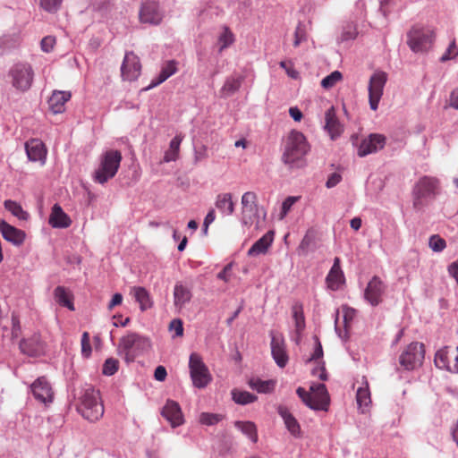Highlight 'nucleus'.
<instances>
[{"label": "nucleus", "mask_w": 458, "mask_h": 458, "mask_svg": "<svg viewBox=\"0 0 458 458\" xmlns=\"http://www.w3.org/2000/svg\"><path fill=\"white\" fill-rule=\"evenodd\" d=\"M310 150V146L299 131H291L285 138L282 160L290 166H300L304 157Z\"/></svg>", "instance_id": "1"}, {"label": "nucleus", "mask_w": 458, "mask_h": 458, "mask_svg": "<svg viewBox=\"0 0 458 458\" xmlns=\"http://www.w3.org/2000/svg\"><path fill=\"white\" fill-rule=\"evenodd\" d=\"M78 411L84 419L90 422L100 420L104 415L105 409L99 391L90 386L83 388L80 396Z\"/></svg>", "instance_id": "2"}, {"label": "nucleus", "mask_w": 458, "mask_h": 458, "mask_svg": "<svg viewBox=\"0 0 458 458\" xmlns=\"http://www.w3.org/2000/svg\"><path fill=\"white\" fill-rule=\"evenodd\" d=\"M122 158L119 150L110 149L104 152L99 158L98 166L93 174L94 182L104 184L114 178L118 172Z\"/></svg>", "instance_id": "3"}, {"label": "nucleus", "mask_w": 458, "mask_h": 458, "mask_svg": "<svg viewBox=\"0 0 458 458\" xmlns=\"http://www.w3.org/2000/svg\"><path fill=\"white\" fill-rule=\"evenodd\" d=\"M435 38L436 34L432 28L415 24L407 33V44L411 51L424 53L432 47Z\"/></svg>", "instance_id": "4"}, {"label": "nucleus", "mask_w": 458, "mask_h": 458, "mask_svg": "<svg viewBox=\"0 0 458 458\" xmlns=\"http://www.w3.org/2000/svg\"><path fill=\"white\" fill-rule=\"evenodd\" d=\"M440 193V182L437 178L421 177L413 189V207L420 209L428 199H435Z\"/></svg>", "instance_id": "5"}, {"label": "nucleus", "mask_w": 458, "mask_h": 458, "mask_svg": "<svg viewBox=\"0 0 458 458\" xmlns=\"http://www.w3.org/2000/svg\"><path fill=\"white\" fill-rule=\"evenodd\" d=\"M310 392L303 387H298L296 393L301 401L310 409L327 411L329 405V394L324 384L310 386Z\"/></svg>", "instance_id": "6"}, {"label": "nucleus", "mask_w": 458, "mask_h": 458, "mask_svg": "<svg viewBox=\"0 0 458 458\" xmlns=\"http://www.w3.org/2000/svg\"><path fill=\"white\" fill-rule=\"evenodd\" d=\"M151 347L148 338L130 332L120 339L118 348L124 353L127 361H132L136 356L148 352Z\"/></svg>", "instance_id": "7"}, {"label": "nucleus", "mask_w": 458, "mask_h": 458, "mask_svg": "<svg viewBox=\"0 0 458 458\" xmlns=\"http://www.w3.org/2000/svg\"><path fill=\"white\" fill-rule=\"evenodd\" d=\"M8 75L13 87L19 91L25 92L32 85L34 71L28 63H17L11 67Z\"/></svg>", "instance_id": "8"}, {"label": "nucleus", "mask_w": 458, "mask_h": 458, "mask_svg": "<svg viewBox=\"0 0 458 458\" xmlns=\"http://www.w3.org/2000/svg\"><path fill=\"white\" fill-rule=\"evenodd\" d=\"M189 369L195 387L204 388L211 382L212 376L199 354L196 352L191 354Z\"/></svg>", "instance_id": "9"}, {"label": "nucleus", "mask_w": 458, "mask_h": 458, "mask_svg": "<svg viewBox=\"0 0 458 458\" xmlns=\"http://www.w3.org/2000/svg\"><path fill=\"white\" fill-rule=\"evenodd\" d=\"M424 359L423 344L419 343L410 344L402 352L399 362L406 370H412L422 363Z\"/></svg>", "instance_id": "10"}, {"label": "nucleus", "mask_w": 458, "mask_h": 458, "mask_svg": "<svg viewBox=\"0 0 458 458\" xmlns=\"http://www.w3.org/2000/svg\"><path fill=\"white\" fill-rule=\"evenodd\" d=\"M386 81L387 74L384 72H377L369 79V102L370 108L374 111L378 107Z\"/></svg>", "instance_id": "11"}, {"label": "nucleus", "mask_w": 458, "mask_h": 458, "mask_svg": "<svg viewBox=\"0 0 458 458\" xmlns=\"http://www.w3.org/2000/svg\"><path fill=\"white\" fill-rule=\"evenodd\" d=\"M435 364L441 369L458 373V347L453 349L446 346L438 350L435 355Z\"/></svg>", "instance_id": "12"}, {"label": "nucleus", "mask_w": 458, "mask_h": 458, "mask_svg": "<svg viewBox=\"0 0 458 458\" xmlns=\"http://www.w3.org/2000/svg\"><path fill=\"white\" fill-rule=\"evenodd\" d=\"M30 390L34 398L46 405L51 403L54 400L52 386L45 376L38 377L30 385Z\"/></svg>", "instance_id": "13"}, {"label": "nucleus", "mask_w": 458, "mask_h": 458, "mask_svg": "<svg viewBox=\"0 0 458 458\" xmlns=\"http://www.w3.org/2000/svg\"><path fill=\"white\" fill-rule=\"evenodd\" d=\"M386 289L384 281L379 276H374L364 291V298L372 306H377L383 301Z\"/></svg>", "instance_id": "14"}, {"label": "nucleus", "mask_w": 458, "mask_h": 458, "mask_svg": "<svg viewBox=\"0 0 458 458\" xmlns=\"http://www.w3.org/2000/svg\"><path fill=\"white\" fill-rule=\"evenodd\" d=\"M140 72L141 64L140 58L133 52H127L121 67L123 80L133 81L138 79Z\"/></svg>", "instance_id": "15"}, {"label": "nucleus", "mask_w": 458, "mask_h": 458, "mask_svg": "<svg viewBox=\"0 0 458 458\" xmlns=\"http://www.w3.org/2000/svg\"><path fill=\"white\" fill-rule=\"evenodd\" d=\"M270 335L272 357L278 367L284 368L289 360L284 338L282 335H277L274 332H271Z\"/></svg>", "instance_id": "16"}, {"label": "nucleus", "mask_w": 458, "mask_h": 458, "mask_svg": "<svg viewBox=\"0 0 458 458\" xmlns=\"http://www.w3.org/2000/svg\"><path fill=\"white\" fill-rule=\"evenodd\" d=\"M19 348L23 354L30 357H38L45 352V344L38 334L21 340Z\"/></svg>", "instance_id": "17"}, {"label": "nucleus", "mask_w": 458, "mask_h": 458, "mask_svg": "<svg viewBox=\"0 0 458 458\" xmlns=\"http://www.w3.org/2000/svg\"><path fill=\"white\" fill-rule=\"evenodd\" d=\"M386 137L382 134L372 133L361 140L358 148V156L360 157L375 153L385 147Z\"/></svg>", "instance_id": "18"}, {"label": "nucleus", "mask_w": 458, "mask_h": 458, "mask_svg": "<svg viewBox=\"0 0 458 458\" xmlns=\"http://www.w3.org/2000/svg\"><path fill=\"white\" fill-rule=\"evenodd\" d=\"M0 233L5 241L14 246L22 245L26 238L24 231L9 225L3 219H0Z\"/></svg>", "instance_id": "19"}, {"label": "nucleus", "mask_w": 458, "mask_h": 458, "mask_svg": "<svg viewBox=\"0 0 458 458\" xmlns=\"http://www.w3.org/2000/svg\"><path fill=\"white\" fill-rule=\"evenodd\" d=\"M25 149L28 158L32 162H40L45 164L47 150L42 140L31 139L25 143Z\"/></svg>", "instance_id": "20"}, {"label": "nucleus", "mask_w": 458, "mask_h": 458, "mask_svg": "<svg viewBox=\"0 0 458 458\" xmlns=\"http://www.w3.org/2000/svg\"><path fill=\"white\" fill-rule=\"evenodd\" d=\"M162 415L171 424L173 428L178 427L183 423V415L178 403L168 400L162 410Z\"/></svg>", "instance_id": "21"}, {"label": "nucleus", "mask_w": 458, "mask_h": 458, "mask_svg": "<svg viewBox=\"0 0 458 458\" xmlns=\"http://www.w3.org/2000/svg\"><path fill=\"white\" fill-rule=\"evenodd\" d=\"M258 197L254 191H247L242 197V222L245 225L252 223L251 215L257 211Z\"/></svg>", "instance_id": "22"}, {"label": "nucleus", "mask_w": 458, "mask_h": 458, "mask_svg": "<svg viewBox=\"0 0 458 458\" xmlns=\"http://www.w3.org/2000/svg\"><path fill=\"white\" fill-rule=\"evenodd\" d=\"M325 130L332 140L338 138L344 131V126L336 117L334 106L328 108L325 114Z\"/></svg>", "instance_id": "23"}, {"label": "nucleus", "mask_w": 458, "mask_h": 458, "mask_svg": "<svg viewBox=\"0 0 458 458\" xmlns=\"http://www.w3.org/2000/svg\"><path fill=\"white\" fill-rule=\"evenodd\" d=\"M140 20L143 23L159 24L162 21V14L157 4L153 2L145 3L140 12Z\"/></svg>", "instance_id": "24"}, {"label": "nucleus", "mask_w": 458, "mask_h": 458, "mask_svg": "<svg viewBox=\"0 0 458 458\" xmlns=\"http://www.w3.org/2000/svg\"><path fill=\"white\" fill-rule=\"evenodd\" d=\"M326 281L328 288L333 291L339 289L344 284V276L341 269L340 259L338 257L335 258L334 264L327 276Z\"/></svg>", "instance_id": "25"}, {"label": "nucleus", "mask_w": 458, "mask_h": 458, "mask_svg": "<svg viewBox=\"0 0 458 458\" xmlns=\"http://www.w3.org/2000/svg\"><path fill=\"white\" fill-rule=\"evenodd\" d=\"M48 223L54 228H67L72 225V220L60 205L55 204L52 208Z\"/></svg>", "instance_id": "26"}, {"label": "nucleus", "mask_w": 458, "mask_h": 458, "mask_svg": "<svg viewBox=\"0 0 458 458\" xmlns=\"http://www.w3.org/2000/svg\"><path fill=\"white\" fill-rule=\"evenodd\" d=\"M274 232H267L260 239H259L248 250V256L255 257L260 254H266L273 243Z\"/></svg>", "instance_id": "27"}, {"label": "nucleus", "mask_w": 458, "mask_h": 458, "mask_svg": "<svg viewBox=\"0 0 458 458\" xmlns=\"http://www.w3.org/2000/svg\"><path fill=\"white\" fill-rule=\"evenodd\" d=\"M72 95L69 91H54L49 98L48 105L54 114H61L64 111V105L70 100Z\"/></svg>", "instance_id": "28"}, {"label": "nucleus", "mask_w": 458, "mask_h": 458, "mask_svg": "<svg viewBox=\"0 0 458 458\" xmlns=\"http://www.w3.org/2000/svg\"><path fill=\"white\" fill-rule=\"evenodd\" d=\"M278 413L283 418L284 422L289 430V432L295 437H300L301 436V430L299 422L293 416V414L288 411L286 407L280 406L278 408Z\"/></svg>", "instance_id": "29"}, {"label": "nucleus", "mask_w": 458, "mask_h": 458, "mask_svg": "<svg viewBox=\"0 0 458 458\" xmlns=\"http://www.w3.org/2000/svg\"><path fill=\"white\" fill-rule=\"evenodd\" d=\"M191 296L190 289L181 283H177L174 285V304L176 309L182 310L186 303L190 302Z\"/></svg>", "instance_id": "30"}, {"label": "nucleus", "mask_w": 458, "mask_h": 458, "mask_svg": "<svg viewBox=\"0 0 458 458\" xmlns=\"http://www.w3.org/2000/svg\"><path fill=\"white\" fill-rule=\"evenodd\" d=\"M176 72H177V63L174 60L166 62L163 65V67L160 71V73L158 74L157 79H155L151 81L150 85L147 88V89L154 88V87L163 83L169 77L174 75Z\"/></svg>", "instance_id": "31"}, {"label": "nucleus", "mask_w": 458, "mask_h": 458, "mask_svg": "<svg viewBox=\"0 0 458 458\" xmlns=\"http://www.w3.org/2000/svg\"><path fill=\"white\" fill-rule=\"evenodd\" d=\"M54 297L55 301L61 306L66 307L70 310H74L73 296L65 287L57 286L54 291Z\"/></svg>", "instance_id": "32"}, {"label": "nucleus", "mask_w": 458, "mask_h": 458, "mask_svg": "<svg viewBox=\"0 0 458 458\" xmlns=\"http://www.w3.org/2000/svg\"><path fill=\"white\" fill-rule=\"evenodd\" d=\"M216 208L226 216H231L234 212V203L231 193L218 194L216 200Z\"/></svg>", "instance_id": "33"}, {"label": "nucleus", "mask_w": 458, "mask_h": 458, "mask_svg": "<svg viewBox=\"0 0 458 458\" xmlns=\"http://www.w3.org/2000/svg\"><path fill=\"white\" fill-rule=\"evenodd\" d=\"M132 293L134 294L136 301L139 302L140 310L142 311L152 307L153 301L150 298L148 292L144 287H133Z\"/></svg>", "instance_id": "34"}, {"label": "nucleus", "mask_w": 458, "mask_h": 458, "mask_svg": "<svg viewBox=\"0 0 458 458\" xmlns=\"http://www.w3.org/2000/svg\"><path fill=\"white\" fill-rule=\"evenodd\" d=\"M293 318L294 320L295 332L298 338L301 337V333L305 328V318L303 314V307L301 303H295L292 308Z\"/></svg>", "instance_id": "35"}, {"label": "nucleus", "mask_w": 458, "mask_h": 458, "mask_svg": "<svg viewBox=\"0 0 458 458\" xmlns=\"http://www.w3.org/2000/svg\"><path fill=\"white\" fill-rule=\"evenodd\" d=\"M248 384L251 389L262 394L271 393L276 386V381L272 379L261 380L259 378H250Z\"/></svg>", "instance_id": "36"}, {"label": "nucleus", "mask_w": 458, "mask_h": 458, "mask_svg": "<svg viewBox=\"0 0 458 458\" xmlns=\"http://www.w3.org/2000/svg\"><path fill=\"white\" fill-rule=\"evenodd\" d=\"M183 137L179 134L176 135L171 141L169 145V148L165 151L164 156L165 162L174 161L178 158L180 145L182 141Z\"/></svg>", "instance_id": "37"}, {"label": "nucleus", "mask_w": 458, "mask_h": 458, "mask_svg": "<svg viewBox=\"0 0 458 458\" xmlns=\"http://www.w3.org/2000/svg\"><path fill=\"white\" fill-rule=\"evenodd\" d=\"M241 84L242 80L240 78H227L220 90L221 96L226 98L233 95L240 89Z\"/></svg>", "instance_id": "38"}, {"label": "nucleus", "mask_w": 458, "mask_h": 458, "mask_svg": "<svg viewBox=\"0 0 458 458\" xmlns=\"http://www.w3.org/2000/svg\"><path fill=\"white\" fill-rule=\"evenodd\" d=\"M4 208L11 212L14 216L21 220H27L29 214L23 210L22 207L16 201L7 199L4 202Z\"/></svg>", "instance_id": "39"}, {"label": "nucleus", "mask_w": 458, "mask_h": 458, "mask_svg": "<svg viewBox=\"0 0 458 458\" xmlns=\"http://www.w3.org/2000/svg\"><path fill=\"white\" fill-rule=\"evenodd\" d=\"M235 426L242 430L243 434L248 436L252 442L258 441L257 428L253 422L250 421H236Z\"/></svg>", "instance_id": "40"}, {"label": "nucleus", "mask_w": 458, "mask_h": 458, "mask_svg": "<svg viewBox=\"0 0 458 458\" xmlns=\"http://www.w3.org/2000/svg\"><path fill=\"white\" fill-rule=\"evenodd\" d=\"M233 400L239 404H248L255 402L257 400V396L252 394L247 391H240L237 389H233L232 391Z\"/></svg>", "instance_id": "41"}, {"label": "nucleus", "mask_w": 458, "mask_h": 458, "mask_svg": "<svg viewBox=\"0 0 458 458\" xmlns=\"http://www.w3.org/2000/svg\"><path fill=\"white\" fill-rule=\"evenodd\" d=\"M356 400L360 407H367L370 403V392L367 381L365 382V386L358 388L356 394Z\"/></svg>", "instance_id": "42"}, {"label": "nucleus", "mask_w": 458, "mask_h": 458, "mask_svg": "<svg viewBox=\"0 0 458 458\" xmlns=\"http://www.w3.org/2000/svg\"><path fill=\"white\" fill-rule=\"evenodd\" d=\"M343 81V74L339 71H335L329 75L326 76L321 81V87L325 89L334 88L337 83Z\"/></svg>", "instance_id": "43"}, {"label": "nucleus", "mask_w": 458, "mask_h": 458, "mask_svg": "<svg viewBox=\"0 0 458 458\" xmlns=\"http://www.w3.org/2000/svg\"><path fill=\"white\" fill-rule=\"evenodd\" d=\"M218 42L220 44V52L234 42V35L228 27L224 28L223 33L218 38Z\"/></svg>", "instance_id": "44"}, {"label": "nucleus", "mask_w": 458, "mask_h": 458, "mask_svg": "<svg viewBox=\"0 0 458 458\" xmlns=\"http://www.w3.org/2000/svg\"><path fill=\"white\" fill-rule=\"evenodd\" d=\"M223 419V416L220 414L216 413H209V412H202L199 415V422L202 425L206 426H212L217 424L219 421H221Z\"/></svg>", "instance_id": "45"}, {"label": "nucleus", "mask_w": 458, "mask_h": 458, "mask_svg": "<svg viewBox=\"0 0 458 458\" xmlns=\"http://www.w3.org/2000/svg\"><path fill=\"white\" fill-rule=\"evenodd\" d=\"M357 35V26L355 24L349 23L344 27L340 38L342 41L353 40L356 38Z\"/></svg>", "instance_id": "46"}, {"label": "nucleus", "mask_w": 458, "mask_h": 458, "mask_svg": "<svg viewBox=\"0 0 458 458\" xmlns=\"http://www.w3.org/2000/svg\"><path fill=\"white\" fill-rule=\"evenodd\" d=\"M119 368V361L116 359L114 358H108L106 360L102 372L106 376H112L114 375Z\"/></svg>", "instance_id": "47"}, {"label": "nucleus", "mask_w": 458, "mask_h": 458, "mask_svg": "<svg viewBox=\"0 0 458 458\" xmlns=\"http://www.w3.org/2000/svg\"><path fill=\"white\" fill-rule=\"evenodd\" d=\"M428 244L431 250L436 252H440L446 247L445 241L437 234L432 235L429 238Z\"/></svg>", "instance_id": "48"}, {"label": "nucleus", "mask_w": 458, "mask_h": 458, "mask_svg": "<svg viewBox=\"0 0 458 458\" xmlns=\"http://www.w3.org/2000/svg\"><path fill=\"white\" fill-rule=\"evenodd\" d=\"M458 55V47L456 46V42L454 39L446 51L443 54V55L440 57V62L445 63L448 60L454 59L455 56Z\"/></svg>", "instance_id": "49"}, {"label": "nucleus", "mask_w": 458, "mask_h": 458, "mask_svg": "<svg viewBox=\"0 0 458 458\" xmlns=\"http://www.w3.org/2000/svg\"><path fill=\"white\" fill-rule=\"evenodd\" d=\"M62 2L63 0H40V6L47 12L55 13L60 8Z\"/></svg>", "instance_id": "50"}, {"label": "nucleus", "mask_w": 458, "mask_h": 458, "mask_svg": "<svg viewBox=\"0 0 458 458\" xmlns=\"http://www.w3.org/2000/svg\"><path fill=\"white\" fill-rule=\"evenodd\" d=\"M314 342H315V349L308 361H317L318 360H321L323 358V348L321 345V343L319 341V338L315 335L314 336Z\"/></svg>", "instance_id": "51"}, {"label": "nucleus", "mask_w": 458, "mask_h": 458, "mask_svg": "<svg viewBox=\"0 0 458 458\" xmlns=\"http://www.w3.org/2000/svg\"><path fill=\"white\" fill-rule=\"evenodd\" d=\"M81 352L87 358L91 354L89 334L88 332H84L81 336Z\"/></svg>", "instance_id": "52"}, {"label": "nucleus", "mask_w": 458, "mask_h": 458, "mask_svg": "<svg viewBox=\"0 0 458 458\" xmlns=\"http://www.w3.org/2000/svg\"><path fill=\"white\" fill-rule=\"evenodd\" d=\"M298 197L290 196L284 200L282 204V210L280 213V219H283L287 215V213L290 211L291 208L298 200Z\"/></svg>", "instance_id": "53"}, {"label": "nucleus", "mask_w": 458, "mask_h": 458, "mask_svg": "<svg viewBox=\"0 0 458 458\" xmlns=\"http://www.w3.org/2000/svg\"><path fill=\"white\" fill-rule=\"evenodd\" d=\"M315 235V230L312 228L309 229L301 242L300 248L302 250L308 249L310 245L313 242Z\"/></svg>", "instance_id": "54"}, {"label": "nucleus", "mask_w": 458, "mask_h": 458, "mask_svg": "<svg viewBox=\"0 0 458 458\" xmlns=\"http://www.w3.org/2000/svg\"><path fill=\"white\" fill-rule=\"evenodd\" d=\"M40 45H41V49L44 52L48 53L53 50L54 46L55 45V38L51 36H47V37L43 38Z\"/></svg>", "instance_id": "55"}, {"label": "nucleus", "mask_w": 458, "mask_h": 458, "mask_svg": "<svg viewBox=\"0 0 458 458\" xmlns=\"http://www.w3.org/2000/svg\"><path fill=\"white\" fill-rule=\"evenodd\" d=\"M169 329L174 331L175 336H182L183 335V327L181 319H174L169 325Z\"/></svg>", "instance_id": "56"}, {"label": "nucleus", "mask_w": 458, "mask_h": 458, "mask_svg": "<svg viewBox=\"0 0 458 458\" xmlns=\"http://www.w3.org/2000/svg\"><path fill=\"white\" fill-rule=\"evenodd\" d=\"M294 42H293V46L295 47H299V45L306 40V35H305V30L303 28H301V26H298L295 30V32H294Z\"/></svg>", "instance_id": "57"}, {"label": "nucleus", "mask_w": 458, "mask_h": 458, "mask_svg": "<svg viewBox=\"0 0 458 458\" xmlns=\"http://www.w3.org/2000/svg\"><path fill=\"white\" fill-rule=\"evenodd\" d=\"M313 376L318 377V378L322 381H326L327 379V374L326 371L325 364L322 362V365L312 370Z\"/></svg>", "instance_id": "58"}, {"label": "nucleus", "mask_w": 458, "mask_h": 458, "mask_svg": "<svg viewBox=\"0 0 458 458\" xmlns=\"http://www.w3.org/2000/svg\"><path fill=\"white\" fill-rule=\"evenodd\" d=\"M12 337L17 338L21 335V325L19 319L16 317L12 318Z\"/></svg>", "instance_id": "59"}, {"label": "nucleus", "mask_w": 458, "mask_h": 458, "mask_svg": "<svg viewBox=\"0 0 458 458\" xmlns=\"http://www.w3.org/2000/svg\"><path fill=\"white\" fill-rule=\"evenodd\" d=\"M341 179L340 174L334 173L328 177L326 185L327 188H333L340 182Z\"/></svg>", "instance_id": "60"}, {"label": "nucleus", "mask_w": 458, "mask_h": 458, "mask_svg": "<svg viewBox=\"0 0 458 458\" xmlns=\"http://www.w3.org/2000/svg\"><path fill=\"white\" fill-rule=\"evenodd\" d=\"M167 376L166 369L163 366H158L155 369L154 377L157 381H164Z\"/></svg>", "instance_id": "61"}, {"label": "nucleus", "mask_w": 458, "mask_h": 458, "mask_svg": "<svg viewBox=\"0 0 458 458\" xmlns=\"http://www.w3.org/2000/svg\"><path fill=\"white\" fill-rule=\"evenodd\" d=\"M123 301V295L121 293L114 294L111 301L108 304V310H113L115 306L120 305Z\"/></svg>", "instance_id": "62"}, {"label": "nucleus", "mask_w": 458, "mask_h": 458, "mask_svg": "<svg viewBox=\"0 0 458 458\" xmlns=\"http://www.w3.org/2000/svg\"><path fill=\"white\" fill-rule=\"evenodd\" d=\"M448 272L458 284V259L448 266Z\"/></svg>", "instance_id": "63"}, {"label": "nucleus", "mask_w": 458, "mask_h": 458, "mask_svg": "<svg viewBox=\"0 0 458 458\" xmlns=\"http://www.w3.org/2000/svg\"><path fill=\"white\" fill-rule=\"evenodd\" d=\"M450 106L458 109V89H454L450 97Z\"/></svg>", "instance_id": "64"}]
</instances>
